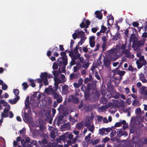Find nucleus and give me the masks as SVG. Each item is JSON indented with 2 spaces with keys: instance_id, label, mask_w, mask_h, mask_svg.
<instances>
[{
  "instance_id": "4be33fe9",
  "label": "nucleus",
  "mask_w": 147,
  "mask_h": 147,
  "mask_svg": "<svg viewBox=\"0 0 147 147\" xmlns=\"http://www.w3.org/2000/svg\"><path fill=\"white\" fill-rule=\"evenodd\" d=\"M19 96H17L13 99L9 100V102L11 104H16L17 102V101L19 100Z\"/></svg>"
},
{
  "instance_id": "e2e57ef3",
  "label": "nucleus",
  "mask_w": 147,
  "mask_h": 147,
  "mask_svg": "<svg viewBox=\"0 0 147 147\" xmlns=\"http://www.w3.org/2000/svg\"><path fill=\"white\" fill-rule=\"evenodd\" d=\"M50 133V136L51 138H52L54 139L56 137V135L55 134V133Z\"/></svg>"
},
{
  "instance_id": "0e129e2a",
  "label": "nucleus",
  "mask_w": 147,
  "mask_h": 147,
  "mask_svg": "<svg viewBox=\"0 0 147 147\" xmlns=\"http://www.w3.org/2000/svg\"><path fill=\"white\" fill-rule=\"evenodd\" d=\"M91 135V133H89L88 136H86L85 137V140L86 141H88L90 139V136Z\"/></svg>"
},
{
  "instance_id": "c9c22d12",
  "label": "nucleus",
  "mask_w": 147,
  "mask_h": 147,
  "mask_svg": "<svg viewBox=\"0 0 147 147\" xmlns=\"http://www.w3.org/2000/svg\"><path fill=\"white\" fill-rule=\"evenodd\" d=\"M8 112V111H5L4 110L3 112L1 114V117L4 118L7 117L9 116Z\"/></svg>"
},
{
  "instance_id": "1a4fd4ad",
  "label": "nucleus",
  "mask_w": 147,
  "mask_h": 147,
  "mask_svg": "<svg viewBox=\"0 0 147 147\" xmlns=\"http://www.w3.org/2000/svg\"><path fill=\"white\" fill-rule=\"evenodd\" d=\"M41 136H43V139L42 141H39L38 143L40 145H42V144H47L48 142L47 140L48 139V136L46 134H42L41 135Z\"/></svg>"
},
{
  "instance_id": "dca6fc26",
  "label": "nucleus",
  "mask_w": 147,
  "mask_h": 147,
  "mask_svg": "<svg viewBox=\"0 0 147 147\" xmlns=\"http://www.w3.org/2000/svg\"><path fill=\"white\" fill-rule=\"evenodd\" d=\"M28 81L30 83V84L32 87H35L36 85L34 83L35 82L37 81L38 83H39L41 82L42 81L41 79H37L35 81L32 79H29Z\"/></svg>"
},
{
  "instance_id": "4d7b16f0",
  "label": "nucleus",
  "mask_w": 147,
  "mask_h": 147,
  "mask_svg": "<svg viewBox=\"0 0 147 147\" xmlns=\"http://www.w3.org/2000/svg\"><path fill=\"white\" fill-rule=\"evenodd\" d=\"M113 93L115 94L114 96V97L116 98H119V94L116 92L115 91H114L113 92Z\"/></svg>"
},
{
  "instance_id": "5fc2aeb1",
  "label": "nucleus",
  "mask_w": 147,
  "mask_h": 147,
  "mask_svg": "<svg viewBox=\"0 0 147 147\" xmlns=\"http://www.w3.org/2000/svg\"><path fill=\"white\" fill-rule=\"evenodd\" d=\"M53 73L54 76V78L57 77V76L59 74V72L58 71H53Z\"/></svg>"
},
{
  "instance_id": "a878e982",
  "label": "nucleus",
  "mask_w": 147,
  "mask_h": 147,
  "mask_svg": "<svg viewBox=\"0 0 147 147\" xmlns=\"http://www.w3.org/2000/svg\"><path fill=\"white\" fill-rule=\"evenodd\" d=\"M87 127L89 131L93 133L94 131V126L93 124H92L87 126Z\"/></svg>"
},
{
  "instance_id": "f704fd0d",
  "label": "nucleus",
  "mask_w": 147,
  "mask_h": 147,
  "mask_svg": "<svg viewBox=\"0 0 147 147\" xmlns=\"http://www.w3.org/2000/svg\"><path fill=\"white\" fill-rule=\"evenodd\" d=\"M77 127L79 130L83 128L84 127V122H82L78 123L77 124Z\"/></svg>"
},
{
  "instance_id": "49530a36",
  "label": "nucleus",
  "mask_w": 147,
  "mask_h": 147,
  "mask_svg": "<svg viewBox=\"0 0 147 147\" xmlns=\"http://www.w3.org/2000/svg\"><path fill=\"white\" fill-rule=\"evenodd\" d=\"M0 104L4 106H6L7 104V102H5L3 100H0Z\"/></svg>"
},
{
  "instance_id": "13d9d810",
  "label": "nucleus",
  "mask_w": 147,
  "mask_h": 147,
  "mask_svg": "<svg viewBox=\"0 0 147 147\" xmlns=\"http://www.w3.org/2000/svg\"><path fill=\"white\" fill-rule=\"evenodd\" d=\"M25 140L26 143H30L31 141L32 140H30V138L28 137H26L25 138Z\"/></svg>"
},
{
  "instance_id": "a19ab883",
  "label": "nucleus",
  "mask_w": 147,
  "mask_h": 147,
  "mask_svg": "<svg viewBox=\"0 0 147 147\" xmlns=\"http://www.w3.org/2000/svg\"><path fill=\"white\" fill-rule=\"evenodd\" d=\"M135 113L136 115H140L141 114V110L140 108H137L135 111Z\"/></svg>"
},
{
  "instance_id": "680f3d73",
  "label": "nucleus",
  "mask_w": 147,
  "mask_h": 147,
  "mask_svg": "<svg viewBox=\"0 0 147 147\" xmlns=\"http://www.w3.org/2000/svg\"><path fill=\"white\" fill-rule=\"evenodd\" d=\"M138 102V99H136L133 100L132 104L134 106H136L137 105V104Z\"/></svg>"
},
{
  "instance_id": "864d4df0",
  "label": "nucleus",
  "mask_w": 147,
  "mask_h": 147,
  "mask_svg": "<svg viewBox=\"0 0 147 147\" xmlns=\"http://www.w3.org/2000/svg\"><path fill=\"white\" fill-rule=\"evenodd\" d=\"M78 138L79 136H76L74 138H73V140L71 141L72 144H74L75 143Z\"/></svg>"
},
{
  "instance_id": "ddd939ff",
  "label": "nucleus",
  "mask_w": 147,
  "mask_h": 147,
  "mask_svg": "<svg viewBox=\"0 0 147 147\" xmlns=\"http://www.w3.org/2000/svg\"><path fill=\"white\" fill-rule=\"evenodd\" d=\"M61 128L63 130H68L71 129V126L70 123H67L61 126Z\"/></svg>"
},
{
  "instance_id": "f3484780",
  "label": "nucleus",
  "mask_w": 147,
  "mask_h": 147,
  "mask_svg": "<svg viewBox=\"0 0 147 147\" xmlns=\"http://www.w3.org/2000/svg\"><path fill=\"white\" fill-rule=\"evenodd\" d=\"M117 134L119 137H121L122 136H127L128 134L125 131H123L121 129H119L117 131Z\"/></svg>"
},
{
  "instance_id": "412c9836",
  "label": "nucleus",
  "mask_w": 147,
  "mask_h": 147,
  "mask_svg": "<svg viewBox=\"0 0 147 147\" xmlns=\"http://www.w3.org/2000/svg\"><path fill=\"white\" fill-rule=\"evenodd\" d=\"M86 25L85 24L84 21L82 22L80 24V27L82 28H83L84 27L87 28L88 27V26L90 24V22L88 20H86L85 22Z\"/></svg>"
},
{
  "instance_id": "69168bd1",
  "label": "nucleus",
  "mask_w": 147,
  "mask_h": 147,
  "mask_svg": "<svg viewBox=\"0 0 147 147\" xmlns=\"http://www.w3.org/2000/svg\"><path fill=\"white\" fill-rule=\"evenodd\" d=\"M125 73V72L124 71H121L119 70L117 74L121 76L124 75Z\"/></svg>"
},
{
  "instance_id": "b1692460",
  "label": "nucleus",
  "mask_w": 147,
  "mask_h": 147,
  "mask_svg": "<svg viewBox=\"0 0 147 147\" xmlns=\"http://www.w3.org/2000/svg\"><path fill=\"white\" fill-rule=\"evenodd\" d=\"M92 124V121L90 118H87L85 120V125L86 127Z\"/></svg>"
},
{
  "instance_id": "2f4dec72",
  "label": "nucleus",
  "mask_w": 147,
  "mask_h": 147,
  "mask_svg": "<svg viewBox=\"0 0 147 147\" xmlns=\"http://www.w3.org/2000/svg\"><path fill=\"white\" fill-rule=\"evenodd\" d=\"M137 61H139L142 62L144 65H146V61L144 59V57L143 56L139 57V59H137Z\"/></svg>"
},
{
  "instance_id": "338daca9",
  "label": "nucleus",
  "mask_w": 147,
  "mask_h": 147,
  "mask_svg": "<svg viewBox=\"0 0 147 147\" xmlns=\"http://www.w3.org/2000/svg\"><path fill=\"white\" fill-rule=\"evenodd\" d=\"M107 29V28L106 27L104 26H102L101 27V31L102 33H104L105 32Z\"/></svg>"
},
{
  "instance_id": "c03bdc74",
  "label": "nucleus",
  "mask_w": 147,
  "mask_h": 147,
  "mask_svg": "<svg viewBox=\"0 0 147 147\" xmlns=\"http://www.w3.org/2000/svg\"><path fill=\"white\" fill-rule=\"evenodd\" d=\"M67 144H65L64 145V146L65 147H68V146H72V143L71 140H68L67 141Z\"/></svg>"
},
{
  "instance_id": "0eeeda50",
  "label": "nucleus",
  "mask_w": 147,
  "mask_h": 147,
  "mask_svg": "<svg viewBox=\"0 0 147 147\" xmlns=\"http://www.w3.org/2000/svg\"><path fill=\"white\" fill-rule=\"evenodd\" d=\"M57 90H56L55 86L54 88H53L52 86H50L48 87L45 89V92L47 94L52 95L54 93L55 91H56Z\"/></svg>"
},
{
  "instance_id": "6e6552de",
  "label": "nucleus",
  "mask_w": 147,
  "mask_h": 147,
  "mask_svg": "<svg viewBox=\"0 0 147 147\" xmlns=\"http://www.w3.org/2000/svg\"><path fill=\"white\" fill-rule=\"evenodd\" d=\"M140 92L143 98L147 99V89L146 87L143 86L140 89Z\"/></svg>"
},
{
  "instance_id": "9d476101",
  "label": "nucleus",
  "mask_w": 147,
  "mask_h": 147,
  "mask_svg": "<svg viewBox=\"0 0 147 147\" xmlns=\"http://www.w3.org/2000/svg\"><path fill=\"white\" fill-rule=\"evenodd\" d=\"M103 66H104L106 67H107L110 69L109 66L111 64L110 60L106 57V58H104V59L103 60Z\"/></svg>"
},
{
  "instance_id": "9b49d317",
  "label": "nucleus",
  "mask_w": 147,
  "mask_h": 147,
  "mask_svg": "<svg viewBox=\"0 0 147 147\" xmlns=\"http://www.w3.org/2000/svg\"><path fill=\"white\" fill-rule=\"evenodd\" d=\"M24 120H26V121L30 123L32 122V118L30 117V115H28L27 113L25 111L24 113V115H23Z\"/></svg>"
},
{
  "instance_id": "39448f33",
  "label": "nucleus",
  "mask_w": 147,
  "mask_h": 147,
  "mask_svg": "<svg viewBox=\"0 0 147 147\" xmlns=\"http://www.w3.org/2000/svg\"><path fill=\"white\" fill-rule=\"evenodd\" d=\"M29 96L27 97L25 101V106L26 108L24 110V112L25 111L27 113L28 115H30L31 113V111L30 109L29 108Z\"/></svg>"
},
{
  "instance_id": "052dcab7",
  "label": "nucleus",
  "mask_w": 147,
  "mask_h": 147,
  "mask_svg": "<svg viewBox=\"0 0 147 147\" xmlns=\"http://www.w3.org/2000/svg\"><path fill=\"white\" fill-rule=\"evenodd\" d=\"M83 80L81 78H80L78 81V84L81 86L83 84Z\"/></svg>"
},
{
  "instance_id": "603ef678",
  "label": "nucleus",
  "mask_w": 147,
  "mask_h": 147,
  "mask_svg": "<svg viewBox=\"0 0 147 147\" xmlns=\"http://www.w3.org/2000/svg\"><path fill=\"white\" fill-rule=\"evenodd\" d=\"M30 143L33 145H35L36 147H39L37 145V142L36 141L32 140Z\"/></svg>"
},
{
  "instance_id": "f03ea898",
  "label": "nucleus",
  "mask_w": 147,
  "mask_h": 147,
  "mask_svg": "<svg viewBox=\"0 0 147 147\" xmlns=\"http://www.w3.org/2000/svg\"><path fill=\"white\" fill-rule=\"evenodd\" d=\"M66 53L63 52H61V55L62 57L59 58L58 63L59 66H61L62 64L65 66L67 64V57L66 56Z\"/></svg>"
},
{
  "instance_id": "a211bd4d",
  "label": "nucleus",
  "mask_w": 147,
  "mask_h": 147,
  "mask_svg": "<svg viewBox=\"0 0 147 147\" xmlns=\"http://www.w3.org/2000/svg\"><path fill=\"white\" fill-rule=\"evenodd\" d=\"M63 136L64 137L68 138L70 140L72 139L73 138V135L72 134L68 132L65 133Z\"/></svg>"
},
{
  "instance_id": "a18cd8bd",
  "label": "nucleus",
  "mask_w": 147,
  "mask_h": 147,
  "mask_svg": "<svg viewBox=\"0 0 147 147\" xmlns=\"http://www.w3.org/2000/svg\"><path fill=\"white\" fill-rule=\"evenodd\" d=\"M120 37V36L119 33V32H117L114 38L115 40H117L119 39Z\"/></svg>"
},
{
  "instance_id": "e433bc0d",
  "label": "nucleus",
  "mask_w": 147,
  "mask_h": 147,
  "mask_svg": "<svg viewBox=\"0 0 147 147\" xmlns=\"http://www.w3.org/2000/svg\"><path fill=\"white\" fill-rule=\"evenodd\" d=\"M49 130L51 131V133H57V130L52 126H49Z\"/></svg>"
},
{
  "instance_id": "4c0bfd02",
  "label": "nucleus",
  "mask_w": 147,
  "mask_h": 147,
  "mask_svg": "<svg viewBox=\"0 0 147 147\" xmlns=\"http://www.w3.org/2000/svg\"><path fill=\"white\" fill-rule=\"evenodd\" d=\"M76 59V58H74L72 57V60L70 63V66L69 67V69H70L71 67L75 64V61Z\"/></svg>"
},
{
  "instance_id": "423d86ee",
  "label": "nucleus",
  "mask_w": 147,
  "mask_h": 147,
  "mask_svg": "<svg viewBox=\"0 0 147 147\" xmlns=\"http://www.w3.org/2000/svg\"><path fill=\"white\" fill-rule=\"evenodd\" d=\"M84 33L80 29H78L75 31V32L72 34L73 38L74 39H76L78 37V35L80 37L84 36Z\"/></svg>"
},
{
  "instance_id": "c85d7f7f",
  "label": "nucleus",
  "mask_w": 147,
  "mask_h": 147,
  "mask_svg": "<svg viewBox=\"0 0 147 147\" xmlns=\"http://www.w3.org/2000/svg\"><path fill=\"white\" fill-rule=\"evenodd\" d=\"M127 69L129 71H131L132 72L134 73H136L137 70L136 68H134L131 65L129 66Z\"/></svg>"
},
{
  "instance_id": "f8f14e48",
  "label": "nucleus",
  "mask_w": 147,
  "mask_h": 147,
  "mask_svg": "<svg viewBox=\"0 0 147 147\" xmlns=\"http://www.w3.org/2000/svg\"><path fill=\"white\" fill-rule=\"evenodd\" d=\"M89 45L91 47H94L95 45V37L92 36L89 37Z\"/></svg>"
},
{
  "instance_id": "393cba45",
  "label": "nucleus",
  "mask_w": 147,
  "mask_h": 147,
  "mask_svg": "<svg viewBox=\"0 0 147 147\" xmlns=\"http://www.w3.org/2000/svg\"><path fill=\"white\" fill-rule=\"evenodd\" d=\"M80 37V41L78 43V46H80L82 45L84 43L86 38V37H85L84 36H81V37Z\"/></svg>"
},
{
  "instance_id": "79ce46f5",
  "label": "nucleus",
  "mask_w": 147,
  "mask_h": 147,
  "mask_svg": "<svg viewBox=\"0 0 147 147\" xmlns=\"http://www.w3.org/2000/svg\"><path fill=\"white\" fill-rule=\"evenodd\" d=\"M144 41L143 40H140L137 42V44L140 47L144 45Z\"/></svg>"
},
{
  "instance_id": "3c124183",
  "label": "nucleus",
  "mask_w": 147,
  "mask_h": 147,
  "mask_svg": "<svg viewBox=\"0 0 147 147\" xmlns=\"http://www.w3.org/2000/svg\"><path fill=\"white\" fill-rule=\"evenodd\" d=\"M100 45L99 43H97L96 45V48L93 51V52H96L99 50Z\"/></svg>"
},
{
  "instance_id": "6e6d98bb",
  "label": "nucleus",
  "mask_w": 147,
  "mask_h": 147,
  "mask_svg": "<svg viewBox=\"0 0 147 147\" xmlns=\"http://www.w3.org/2000/svg\"><path fill=\"white\" fill-rule=\"evenodd\" d=\"M5 106L6 107L4 109V110L5 111H6L9 112L10 109V106L9 105L7 104V105H6Z\"/></svg>"
},
{
  "instance_id": "ea45409f",
  "label": "nucleus",
  "mask_w": 147,
  "mask_h": 147,
  "mask_svg": "<svg viewBox=\"0 0 147 147\" xmlns=\"http://www.w3.org/2000/svg\"><path fill=\"white\" fill-rule=\"evenodd\" d=\"M48 146L52 147H56L58 146V144L56 142L49 143L48 144Z\"/></svg>"
},
{
  "instance_id": "c756f323",
  "label": "nucleus",
  "mask_w": 147,
  "mask_h": 147,
  "mask_svg": "<svg viewBox=\"0 0 147 147\" xmlns=\"http://www.w3.org/2000/svg\"><path fill=\"white\" fill-rule=\"evenodd\" d=\"M82 65L80 63H78L77 64V66H75L74 67V72H77L79 69H80Z\"/></svg>"
},
{
  "instance_id": "bf43d9fd",
  "label": "nucleus",
  "mask_w": 147,
  "mask_h": 147,
  "mask_svg": "<svg viewBox=\"0 0 147 147\" xmlns=\"http://www.w3.org/2000/svg\"><path fill=\"white\" fill-rule=\"evenodd\" d=\"M47 100L48 103L49 104H51L52 103V99L50 97H48L47 98Z\"/></svg>"
},
{
  "instance_id": "7c9ffc66",
  "label": "nucleus",
  "mask_w": 147,
  "mask_h": 147,
  "mask_svg": "<svg viewBox=\"0 0 147 147\" xmlns=\"http://www.w3.org/2000/svg\"><path fill=\"white\" fill-rule=\"evenodd\" d=\"M136 63L137 66L138 68L139 69L141 68L143 65H145L143 64L142 62L139 61H136Z\"/></svg>"
},
{
  "instance_id": "aec40b11",
  "label": "nucleus",
  "mask_w": 147,
  "mask_h": 147,
  "mask_svg": "<svg viewBox=\"0 0 147 147\" xmlns=\"http://www.w3.org/2000/svg\"><path fill=\"white\" fill-rule=\"evenodd\" d=\"M80 74L79 73H72L70 74L69 77L70 80H73L74 79L76 78L79 77Z\"/></svg>"
},
{
  "instance_id": "f257e3e1",
  "label": "nucleus",
  "mask_w": 147,
  "mask_h": 147,
  "mask_svg": "<svg viewBox=\"0 0 147 147\" xmlns=\"http://www.w3.org/2000/svg\"><path fill=\"white\" fill-rule=\"evenodd\" d=\"M126 43L124 44H122L121 47V49L123 51V54L129 58H133L134 55L131 54L129 51L130 49L129 48L126 49Z\"/></svg>"
},
{
  "instance_id": "de8ad7c7",
  "label": "nucleus",
  "mask_w": 147,
  "mask_h": 147,
  "mask_svg": "<svg viewBox=\"0 0 147 147\" xmlns=\"http://www.w3.org/2000/svg\"><path fill=\"white\" fill-rule=\"evenodd\" d=\"M60 78L61 79V81L62 83H63L66 81L65 77L64 75L61 74L60 76Z\"/></svg>"
},
{
  "instance_id": "7ed1b4c3",
  "label": "nucleus",
  "mask_w": 147,
  "mask_h": 147,
  "mask_svg": "<svg viewBox=\"0 0 147 147\" xmlns=\"http://www.w3.org/2000/svg\"><path fill=\"white\" fill-rule=\"evenodd\" d=\"M108 57L112 60L115 61L119 57L116 53V49H113L107 51Z\"/></svg>"
},
{
  "instance_id": "37998d69",
  "label": "nucleus",
  "mask_w": 147,
  "mask_h": 147,
  "mask_svg": "<svg viewBox=\"0 0 147 147\" xmlns=\"http://www.w3.org/2000/svg\"><path fill=\"white\" fill-rule=\"evenodd\" d=\"M53 94V96L54 98L55 99L57 98L60 96V95H59L58 93L56 92V91H55L54 93Z\"/></svg>"
},
{
  "instance_id": "20e7f679",
  "label": "nucleus",
  "mask_w": 147,
  "mask_h": 147,
  "mask_svg": "<svg viewBox=\"0 0 147 147\" xmlns=\"http://www.w3.org/2000/svg\"><path fill=\"white\" fill-rule=\"evenodd\" d=\"M52 77V76L51 75L46 72L42 73L40 76L41 79L43 81L45 86H47L48 85L49 82L47 78H50Z\"/></svg>"
},
{
  "instance_id": "774afa93",
  "label": "nucleus",
  "mask_w": 147,
  "mask_h": 147,
  "mask_svg": "<svg viewBox=\"0 0 147 147\" xmlns=\"http://www.w3.org/2000/svg\"><path fill=\"white\" fill-rule=\"evenodd\" d=\"M116 132L115 130H112L111 133V134L110 135V137H113L116 134Z\"/></svg>"
},
{
  "instance_id": "58836bf2",
  "label": "nucleus",
  "mask_w": 147,
  "mask_h": 147,
  "mask_svg": "<svg viewBox=\"0 0 147 147\" xmlns=\"http://www.w3.org/2000/svg\"><path fill=\"white\" fill-rule=\"evenodd\" d=\"M98 140L97 139L95 140H90L89 141V143L93 145L98 144Z\"/></svg>"
},
{
  "instance_id": "5701e85b",
  "label": "nucleus",
  "mask_w": 147,
  "mask_h": 147,
  "mask_svg": "<svg viewBox=\"0 0 147 147\" xmlns=\"http://www.w3.org/2000/svg\"><path fill=\"white\" fill-rule=\"evenodd\" d=\"M95 14L97 18H98L99 19H102V15L101 13V11H95Z\"/></svg>"
},
{
  "instance_id": "cd10ccee",
  "label": "nucleus",
  "mask_w": 147,
  "mask_h": 147,
  "mask_svg": "<svg viewBox=\"0 0 147 147\" xmlns=\"http://www.w3.org/2000/svg\"><path fill=\"white\" fill-rule=\"evenodd\" d=\"M107 108V107L106 106H102L101 107L98 108V110L99 112H100L102 111H105Z\"/></svg>"
},
{
  "instance_id": "2eb2a0df",
  "label": "nucleus",
  "mask_w": 147,
  "mask_h": 147,
  "mask_svg": "<svg viewBox=\"0 0 147 147\" xmlns=\"http://www.w3.org/2000/svg\"><path fill=\"white\" fill-rule=\"evenodd\" d=\"M46 105L47 102L45 100L43 99L40 101L38 104V106L40 107L41 109L44 108L46 106Z\"/></svg>"
},
{
  "instance_id": "72a5a7b5",
  "label": "nucleus",
  "mask_w": 147,
  "mask_h": 147,
  "mask_svg": "<svg viewBox=\"0 0 147 147\" xmlns=\"http://www.w3.org/2000/svg\"><path fill=\"white\" fill-rule=\"evenodd\" d=\"M105 128H102L100 129L99 130V134L101 136L106 135V134L105 132Z\"/></svg>"
},
{
  "instance_id": "6ab92c4d",
  "label": "nucleus",
  "mask_w": 147,
  "mask_h": 147,
  "mask_svg": "<svg viewBox=\"0 0 147 147\" xmlns=\"http://www.w3.org/2000/svg\"><path fill=\"white\" fill-rule=\"evenodd\" d=\"M69 87L67 85H65L62 86V94H66L68 92V90Z\"/></svg>"
},
{
  "instance_id": "8fccbe9b",
  "label": "nucleus",
  "mask_w": 147,
  "mask_h": 147,
  "mask_svg": "<svg viewBox=\"0 0 147 147\" xmlns=\"http://www.w3.org/2000/svg\"><path fill=\"white\" fill-rule=\"evenodd\" d=\"M20 134L22 135H24L26 133V129L24 128L21 130L20 131Z\"/></svg>"
},
{
  "instance_id": "4468645a",
  "label": "nucleus",
  "mask_w": 147,
  "mask_h": 147,
  "mask_svg": "<svg viewBox=\"0 0 147 147\" xmlns=\"http://www.w3.org/2000/svg\"><path fill=\"white\" fill-rule=\"evenodd\" d=\"M54 86L56 90H57L58 88V84L62 82L61 80L58 77H55L54 78Z\"/></svg>"
},
{
  "instance_id": "09e8293b",
  "label": "nucleus",
  "mask_w": 147,
  "mask_h": 147,
  "mask_svg": "<svg viewBox=\"0 0 147 147\" xmlns=\"http://www.w3.org/2000/svg\"><path fill=\"white\" fill-rule=\"evenodd\" d=\"M107 45L106 42H103L102 45V51H105L107 48Z\"/></svg>"
},
{
  "instance_id": "473e14b6",
  "label": "nucleus",
  "mask_w": 147,
  "mask_h": 147,
  "mask_svg": "<svg viewBox=\"0 0 147 147\" xmlns=\"http://www.w3.org/2000/svg\"><path fill=\"white\" fill-rule=\"evenodd\" d=\"M132 48L133 49L136 51H138L140 50V47L138 46L137 44L135 45H134L132 46Z\"/></svg>"
},
{
  "instance_id": "bb28decb",
  "label": "nucleus",
  "mask_w": 147,
  "mask_h": 147,
  "mask_svg": "<svg viewBox=\"0 0 147 147\" xmlns=\"http://www.w3.org/2000/svg\"><path fill=\"white\" fill-rule=\"evenodd\" d=\"M115 49H116V53L119 57L121 56L123 54V51L121 50V48L118 49H117V47Z\"/></svg>"
}]
</instances>
